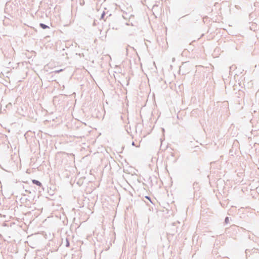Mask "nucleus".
<instances>
[{
	"mask_svg": "<svg viewBox=\"0 0 259 259\" xmlns=\"http://www.w3.org/2000/svg\"><path fill=\"white\" fill-rule=\"evenodd\" d=\"M40 26L43 29H46V28H49V27L48 26H47L45 24H42V23H40Z\"/></svg>",
	"mask_w": 259,
	"mask_h": 259,
	"instance_id": "obj_2",
	"label": "nucleus"
},
{
	"mask_svg": "<svg viewBox=\"0 0 259 259\" xmlns=\"http://www.w3.org/2000/svg\"><path fill=\"white\" fill-rule=\"evenodd\" d=\"M146 198L148 199H150L149 198L148 196H146Z\"/></svg>",
	"mask_w": 259,
	"mask_h": 259,
	"instance_id": "obj_3",
	"label": "nucleus"
},
{
	"mask_svg": "<svg viewBox=\"0 0 259 259\" xmlns=\"http://www.w3.org/2000/svg\"><path fill=\"white\" fill-rule=\"evenodd\" d=\"M32 183L39 187H41V184L40 182H39L38 181H37V180H33L32 181Z\"/></svg>",
	"mask_w": 259,
	"mask_h": 259,
	"instance_id": "obj_1",
	"label": "nucleus"
}]
</instances>
